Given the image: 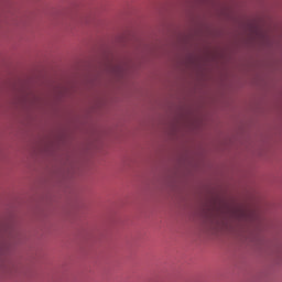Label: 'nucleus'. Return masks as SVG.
I'll list each match as a JSON object with an SVG mask.
<instances>
[{"instance_id": "obj_1", "label": "nucleus", "mask_w": 282, "mask_h": 282, "mask_svg": "<svg viewBox=\"0 0 282 282\" xmlns=\"http://www.w3.org/2000/svg\"><path fill=\"white\" fill-rule=\"evenodd\" d=\"M6 254V250H3V247H0V270L3 268V256Z\"/></svg>"}]
</instances>
